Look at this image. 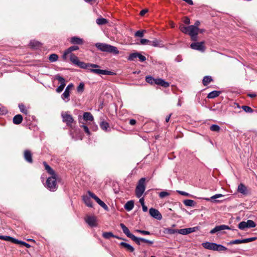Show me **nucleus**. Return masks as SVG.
I'll use <instances>...</instances> for the list:
<instances>
[{
  "instance_id": "42",
  "label": "nucleus",
  "mask_w": 257,
  "mask_h": 257,
  "mask_svg": "<svg viewBox=\"0 0 257 257\" xmlns=\"http://www.w3.org/2000/svg\"><path fill=\"white\" fill-rule=\"evenodd\" d=\"M241 108L246 112L252 113L253 110L249 106L243 105L241 106Z\"/></svg>"
},
{
  "instance_id": "16",
  "label": "nucleus",
  "mask_w": 257,
  "mask_h": 257,
  "mask_svg": "<svg viewBox=\"0 0 257 257\" xmlns=\"http://www.w3.org/2000/svg\"><path fill=\"white\" fill-rule=\"evenodd\" d=\"M24 157L25 160L29 163H33V159H32V154L29 150H25L24 151Z\"/></svg>"
},
{
  "instance_id": "56",
  "label": "nucleus",
  "mask_w": 257,
  "mask_h": 257,
  "mask_svg": "<svg viewBox=\"0 0 257 257\" xmlns=\"http://www.w3.org/2000/svg\"><path fill=\"white\" fill-rule=\"evenodd\" d=\"M19 108L20 109V111L25 113V114H27L28 113V110L27 109H26L25 106L23 104H20L19 105Z\"/></svg>"
},
{
  "instance_id": "1",
  "label": "nucleus",
  "mask_w": 257,
  "mask_h": 257,
  "mask_svg": "<svg viewBox=\"0 0 257 257\" xmlns=\"http://www.w3.org/2000/svg\"><path fill=\"white\" fill-rule=\"evenodd\" d=\"M96 47L101 51L118 54L119 51L116 47L105 43H97Z\"/></svg>"
},
{
  "instance_id": "58",
  "label": "nucleus",
  "mask_w": 257,
  "mask_h": 257,
  "mask_svg": "<svg viewBox=\"0 0 257 257\" xmlns=\"http://www.w3.org/2000/svg\"><path fill=\"white\" fill-rule=\"evenodd\" d=\"M170 194L167 191H162L159 193V197L161 198H163L165 197L169 196Z\"/></svg>"
},
{
  "instance_id": "11",
  "label": "nucleus",
  "mask_w": 257,
  "mask_h": 257,
  "mask_svg": "<svg viewBox=\"0 0 257 257\" xmlns=\"http://www.w3.org/2000/svg\"><path fill=\"white\" fill-rule=\"evenodd\" d=\"M230 229L228 226L226 225H220L215 226L213 229H211L210 231V234H214L223 230Z\"/></svg>"
},
{
  "instance_id": "12",
  "label": "nucleus",
  "mask_w": 257,
  "mask_h": 257,
  "mask_svg": "<svg viewBox=\"0 0 257 257\" xmlns=\"http://www.w3.org/2000/svg\"><path fill=\"white\" fill-rule=\"evenodd\" d=\"M198 229V227L197 226L194 227L180 229L179 230V233L183 235H186L196 231Z\"/></svg>"
},
{
  "instance_id": "35",
  "label": "nucleus",
  "mask_w": 257,
  "mask_h": 257,
  "mask_svg": "<svg viewBox=\"0 0 257 257\" xmlns=\"http://www.w3.org/2000/svg\"><path fill=\"white\" fill-rule=\"evenodd\" d=\"M156 79H155L152 76H146V81L147 82H148V83L151 84V85H153V84H156Z\"/></svg>"
},
{
  "instance_id": "36",
  "label": "nucleus",
  "mask_w": 257,
  "mask_h": 257,
  "mask_svg": "<svg viewBox=\"0 0 257 257\" xmlns=\"http://www.w3.org/2000/svg\"><path fill=\"white\" fill-rule=\"evenodd\" d=\"M139 54V52H135L131 53L128 57L127 60L129 61H134L135 59L138 58Z\"/></svg>"
},
{
  "instance_id": "54",
  "label": "nucleus",
  "mask_w": 257,
  "mask_h": 257,
  "mask_svg": "<svg viewBox=\"0 0 257 257\" xmlns=\"http://www.w3.org/2000/svg\"><path fill=\"white\" fill-rule=\"evenodd\" d=\"M97 203L105 210H108V207H107V206L105 204L104 202L101 201L100 199L99 200V201H97Z\"/></svg>"
},
{
  "instance_id": "44",
  "label": "nucleus",
  "mask_w": 257,
  "mask_h": 257,
  "mask_svg": "<svg viewBox=\"0 0 257 257\" xmlns=\"http://www.w3.org/2000/svg\"><path fill=\"white\" fill-rule=\"evenodd\" d=\"M179 28H180V30H181V31L182 32H183L184 34H188V30H189V26L188 27H186V26H184L183 25H181L180 26Z\"/></svg>"
},
{
  "instance_id": "50",
  "label": "nucleus",
  "mask_w": 257,
  "mask_h": 257,
  "mask_svg": "<svg viewBox=\"0 0 257 257\" xmlns=\"http://www.w3.org/2000/svg\"><path fill=\"white\" fill-rule=\"evenodd\" d=\"M97 203L105 210H108V207H107V206L105 204L104 202L101 201L100 199L99 200V201H97Z\"/></svg>"
},
{
  "instance_id": "40",
  "label": "nucleus",
  "mask_w": 257,
  "mask_h": 257,
  "mask_svg": "<svg viewBox=\"0 0 257 257\" xmlns=\"http://www.w3.org/2000/svg\"><path fill=\"white\" fill-rule=\"evenodd\" d=\"M70 60L74 63L76 65L78 63L79 60H78V57L73 54H71L70 55Z\"/></svg>"
},
{
  "instance_id": "31",
  "label": "nucleus",
  "mask_w": 257,
  "mask_h": 257,
  "mask_svg": "<svg viewBox=\"0 0 257 257\" xmlns=\"http://www.w3.org/2000/svg\"><path fill=\"white\" fill-rule=\"evenodd\" d=\"M71 42L75 44H83V41L80 38L74 37L71 38Z\"/></svg>"
},
{
  "instance_id": "26",
  "label": "nucleus",
  "mask_w": 257,
  "mask_h": 257,
  "mask_svg": "<svg viewBox=\"0 0 257 257\" xmlns=\"http://www.w3.org/2000/svg\"><path fill=\"white\" fill-rule=\"evenodd\" d=\"M100 127L102 130L107 132L109 129V124L105 121H102L100 123Z\"/></svg>"
},
{
  "instance_id": "8",
  "label": "nucleus",
  "mask_w": 257,
  "mask_h": 257,
  "mask_svg": "<svg viewBox=\"0 0 257 257\" xmlns=\"http://www.w3.org/2000/svg\"><path fill=\"white\" fill-rule=\"evenodd\" d=\"M73 86L74 85L72 83L68 84L65 88L64 92L61 95V98L65 102H67L69 101L70 91Z\"/></svg>"
},
{
  "instance_id": "17",
  "label": "nucleus",
  "mask_w": 257,
  "mask_h": 257,
  "mask_svg": "<svg viewBox=\"0 0 257 257\" xmlns=\"http://www.w3.org/2000/svg\"><path fill=\"white\" fill-rule=\"evenodd\" d=\"M224 195L221 194H216L210 198H205L204 199L208 201H211L213 203H217L219 202L220 201L218 200H216L217 198L223 197Z\"/></svg>"
},
{
  "instance_id": "51",
  "label": "nucleus",
  "mask_w": 257,
  "mask_h": 257,
  "mask_svg": "<svg viewBox=\"0 0 257 257\" xmlns=\"http://www.w3.org/2000/svg\"><path fill=\"white\" fill-rule=\"evenodd\" d=\"M97 203L105 210H108V207H107V206L105 204L104 202L101 201L100 199L99 200V201H97Z\"/></svg>"
},
{
  "instance_id": "15",
  "label": "nucleus",
  "mask_w": 257,
  "mask_h": 257,
  "mask_svg": "<svg viewBox=\"0 0 257 257\" xmlns=\"http://www.w3.org/2000/svg\"><path fill=\"white\" fill-rule=\"evenodd\" d=\"M237 191L243 195H247L249 193L247 187L242 183L238 186Z\"/></svg>"
},
{
  "instance_id": "62",
  "label": "nucleus",
  "mask_w": 257,
  "mask_h": 257,
  "mask_svg": "<svg viewBox=\"0 0 257 257\" xmlns=\"http://www.w3.org/2000/svg\"><path fill=\"white\" fill-rule=\"evenodd\" d=\"M65 86H64L63 84H60V86H59L56 89V91L57 93H60L64 89Z\"/></svg>"
},
{
  "instance_id": "46",
  "label": "nucleus",
  "mask_w": 257,
  "mask_h": 257,
  "mask_svg": "<svg viewBox=\"0 0 257 257\" xmlns=\"http://www.w3.org/2000/svg\"><path fill=\"white\" fill-rule=\"evenodd\" d=\"M243 243L242 239H235V240H232L230 241V242L227 243L228 245H231L234 244H240Z\"/></svg>"
},
{
  "instance_id": "49",
  "label": "nucleus",
  "mask_w": 257,
  "mask_h": 257,
  "mask_svg": "<svg viewBox=\"0 0 257 257\" xmlns=\"http://www.w3.org/2000/svg\"><path fill=\"white\" fill-rule=\"evenodd\" d=\"M131 238L138 245L141 244V242H142L141 238L137 237L134 235H133Z\"/></svg>"
},
{
  "instance_id": "57",
  "label": "nucleus",
  "mask_w": 257,
  "mask_h": 257,
  "mask_svg": "<svg viewBox=\"0 0 257 257\" xmlns=\"http://www.w3.org/2000/svg\"><path fill=\"white\" fill-rule=\"evenodd\" d=\"M88 194L89 196L91 198H93L96 201V202L98 201L99 200H100V199L97 196H96L93 193L90 191H88Z\"/></svg>"
},
{
  "instance_id": "28",
  "label": "nucleus",
  "mask_w": 257,
  "mask_h": 257,
  "mask_svg": "<svg viewBox=\"0 0 257 257\" xmlns=\"http://www.w3.org/2000/svg\"><path fill=\"white\" fill-rule=\"evenodd\" d=\"M54 79L58 80L61 84H63L66 86V80L63 77L61 76L59 74H57L54 76Z\"/></svg>"
},
{
  "instance_id": "3",
  "label": "nucleus",
  "mask_w": 257,
  "mask_h": 257,
  "mask_svg": "<svg viewBox=\"0 0 257 257\" xmlns=\"http://www.w3.org/2000/svg\"><path fill=\"white\" fill-rule=\"evenodd\" d=\"M145 178H141L139 181L135 191L136 195L138 198H140L145 190Z\"/></svg>"
},
{
  "instance_id": "14",
  "label": "nucleus",
  "mask_w": 257,
  "mask_h": 257,
  "mask_svg": "<svg viewBox=\"0 0 257 257\" xmlns=\"http://www.w3.org/2000/svg\"><path fill=\"white\" fill-rule=\"evenodd\" d=\"M77 65L81 68L86 69L89 70L91 67H98V65L97 64H91V63H86L83 62L79 61Z\"/></svg>"
},
{
  "instance_id": "59",
  "label": "nucleus",
  "mask_w": 257,
  "mask_h": 257,
  "mask_svg": "<svg viewBox=\"0 0 257 257\" xmlns=\"http://www.w3.org/2000/svg\"><path fill=\"white\" fill-rule=\"evenodd\" d=\"M159 42L157 39H155L153 41H150L149 45L153 46L154 47H157L158 46Z\"/></svg>"
},
{
  "instance_id": "6",
  "label": "nucleus",
  "mask_w": 257,
  "mask_h": 257,
  "mask_svg": "<svg viewBox=\"0 0 257 257\" xmlns=\"http://www.w3.org/2000/svg\"><path fill=\"white\" fill-rule=\"evenodd\" d=\"M199 32V28L196 26L191 25L189 26L188 34L190 36L192 41H196L197 40V35Z\"/></svg>"
},
{
  "instance_id": "23",
  "label": "nucleus",
  "mask_w": 257,
  "mask_h": 257,
  "mask_svg": "<svg viewBox=\"0 0 257 257\" xmlns=\"http://www.w3.org/2000/svg\"><path fill=\"white\" fill-rule=\"evenodd\" d=\"M43 164L44 165L45 170L47 171V172L49 174H50L52 176L56 175L55 171L49 165L47 164V163L46 162H44Z\"/></svg>"
},
{
  "instance_id": "25",
  "label": "nucleus",
  "mask_w": 257,
  "mask_h": 257,
  "mask_svg": "<svg viewBox=\"0 0 257 257\" xmlns=\"http://www.w3.org/2000/svg\"><path fill=\"white\" fill-rule=\"evenodd\" d=\"M23 120V117L21 114H17L13 118V123L15 124H20Z\"/></svg>"
},
{
  "instance_id": "19",
  "label": "nucleus",
  "mask_w": 257,
  "mask_h": 257,
  "mask_svg": "<svg viewBox=\"0 0 257 257\" xmlns=\"http://www.w3.org/2000/svg\"><path fill=\"white\" fill-rule=\"evenodd\" d=\"M156 84L160 85L163 87L167 88L169 86L170 84L169 82L165 81L161 78H156Z\"/></svg>"
},
{
  "instance_id": "41",
  "label": "nucleus",
  "mask_w": 257,
  "mask_h": 257,
  "mask_svg": "<svg viewBox=\"0 0 257 257\" xmlns=\"http://www.w3.org/2000/svg\"><path fill=\"white\" fill-rule=\"evenodd\" d=\"M107 23V20L104 18H98L96 20V23L99 25H104Z\"/></svg>"
},
{
  "instance_id": "39",
  "label": "nucleus",
  "mask_w": 257,
  "mask_h": 257,
  "mask_svg": "<svg viewBox=\"0 0 257 257\" xmlns=\"http://www.w3.org/2000/svg\"><path fill=\"white\" fill-rule=\"evenodd\" d=\"M210 130L212 132H218L220 130V127L217 124H212L210 126Z\"/></svg>"
},
{
  "instance_id": "48",
  "label": "nucleus",
  "mask_w": 257,
  "mask_h": 257,
  "mask_svg": "<svg viewBox=\"0 0 257 257\" xmlns=\"http://www.w3.org/2000/svg\"><path fill=\"white\" fill-rule=\"evenodd\" d=\"M146 32L145 30L142 31H138L135 34V36L136 37H140L142 38L144 36V33Z\"/></svg>"
},
{
  "instance_id": "60",
  "label": "nucleus",
  "mask_w": 257,
  "mask_h": 257,
  "mask_svg": "<svg viewBox=\"0 0 257 257\" xmlns=\"http://www.w3.org/2000/svg\"><path fill=\"white\" fill-rule=\"evenodd\" d=\"M256 239V237H250L248 238L242 239L243 243H247L254 241Z\"/></svg>"
},
{
  "instance_id": "38",
  "label": "nucleus",
  "mask_w": 257,
  "mask_h": 257,
  "mask_svg": "<svg viewBox=\"0 0 257 257\" xmlns=\"http://www.w3.org/2000/svg\"><path fill=\"white\" fill-rule=\"evenodd\" d=\"M83 200L87 206H88V207H92V203L91 202V200L88 197H87V196L84 197Z\"/></svg>"
},
{
  "instance_id": "9",
  "label": "nucleus",
  "mask_w": 257,
  "mask_h": 257,
  "mask_svg": "<svg viewBox=\"0 0 257 257\" xmlns=\"http://www.w3.org/2000/svg\"><path fill=\"white\" fill-rule=\"evenodd\" d=\"M190 47L193 50L199 51L201 52H204L205 50L204 42L192 43L190 45Z\"/></svg>"
},
{
  "instance_id": "33",
  "label": "nucleus",
  "mask_w": 257,
  "mask_h": 257,
  "mask_svg": "<svg viewBox=\"0 0 257 257\" xmlns=\"http://www.w3.org/2000/svg\"><path fill=\"white\" fill-rule=\"evenodd\" d=\"M220 93V91H212L211 92H210L208 95L207 97L208 98H214L217 96H218Z\"/></svg>"
},
{
  "instance_id": "63",
  "label": "nucleus",
  "mask_w": 257,
  "mask_h": 257,
  "mask_svg": "<svg viewBox=\"0 0 257 257\" xmlns=\"http://www.w3.org/2000/svg\"><path fill=\"white\" fill-rule=\"evenodd\" d=\"M150 40L146 39H142L140 43L142 45H149Z\"/></svg>"
},
{
  "instance_id": "13",
  "label": "nucleus",
  "mask_w": 257,
  "mask_h": 257,
  "mask_svg": "<svg viewBox=\"0 0 257 257\" xmlns=\"http://www.w3.org/2000/svg\"><path fill=\"white\" fill-rule=\"evenodd\" d=\"M85 221L91 227L97 226L96 218L94 216H88L85 218Z\"/></svg>"
},
{
  "instance_id": "55",
  "label": "nucleus",
  "mask_w": 257,
  "mask_h": 257,
  "mask_svg": "<svg viewBox=\"0 0 257 257\" xmlns=\"http://www.w3.org/2000/svg\"><path fill=\"white\" fill-rule=\"evenodd\" d=\"M97 203L105 210H108V207H107V206L105 204L104 202L101 201L100 199L99 200V201H97Z\"/></svg>"
},
{
  "instance_id": "24",
  "label": "nucleus",
  "mask_w": 257,
  "mask_h": 257,
  "mask_svg": "<svg viewBox=\"0 0 257 257\" xmlns=\"http://www.w3.org/2000/svg\"><path fill=\"white\" fill-rule=\"evenodd\" d=\"M179 229H172V228H165L164 229L163 232L165 234H175L176 233H179Z\"/></svg>"
},
{
  "instance_id": "5",
  "label": "nucleus",
  "mask_w": 257,
  "mask_h": 257,
  "mask_svg": "<svg viewBox=\"0 0 257 257\" xmlns=\"http://www.w3.org/2000/svg\"><path fill=\"white\" fill-rule=\"evenodd\" d=\"M61 116L63 122L66 123L68 126H71L74 120L71 115L68 112H62Z\"/></svg>"
},
{
  "instance_id": "52",
  "label": "nucleus",
  "mask_w": 257,
  "mask_h": 257,
  "mask_svg": "<svg viewBox=\"0 0 257 257\" xmlns=\"http://www.w3.org/2000/svg\"><path fill=\"white\" fill-rule=\"evenodd\" d=\"M97 203L105 210H108V207H107V206L105 204L104 202L101 201L100 199L99 200V201H97Z\"/></svg>"
},
{
  "instance_id": "7",
  "label": "nucleus",
  "mask_w": 257,
  "mask_h": 257,
  "mask_svg": "<svg viewBox=\"0 0 257 257\" xmlns=\"http://www.w3.org/2000/svg\"><path fill=\"white\" fill-rule=\"evenodd\" d=\"M256 226L255 223L251 220H247L246 221H241L238 225V227L241 230H245L246 228H253Z\"/></svg>"
},
{
  "instance_id": "61",
  "label": "nucleus",
  "mask_w": 257,
  "mask_h": 257,
  "mask_svg": "<svg viewBox=\"0 0 257 257\" xmlns=\"http://www.w3.org/2000/svg\"><path fill=\"white\" fill-rule=\"evenodd\" d=\"M0 239L11 242V240L12 239V237L9 236L0 235Z\"/></svg>"
},
{
  "instance_id": "20",
  "label": "nucleus",
  "mask_w": 257,
  "mask_h": 257,
  "mask_svg": "<svg viewBox=\"0 0 257 257\" xmlns=\"http://www.w3.org/2000/svg\"><path fill=\"white\" fill-rule=\"evenodd\" d=\"M120 226L123 231V232L127 236V237L131 238L134 234L130 232L128 228L123 223H120Z\"/></svg>"
},
{
  "instance_id": "34",
  "label": "nucleus",
  "mask_w": 257,
  "mask_h": 257,
  "mask_svg": "<svg viewBox=\"0 0 257 257\" xmlns=\"http://www.w3.org/2000/svg\"><path fill=\"white\" fill-rule=\"evenodd\" d=\"M227 250V248L226 247L224 246L223 245L215 243L214 250L221 251H225Z\"/></svg>"
},
{
  "instance_id": "10",
  "label": "nucleus",
  "mask_w": 257,
  "mask_h": 257,
  "mask_svg": "<svg viewBox=\"0 0 257 257\" xmlns=\"http://www.w3.org/2000/svg\"><path fill=\"white\" fill-rule=\"evenodd\" d=\"M149 214L152 217L157 220H160L162 218V214L157 209L155 208H151L149 209Z\"/></svg>"
},
{
  "instance_id": "27",
  "label": "nucleus",
  "mask_w": 257,
  "mask_h": 257,
  "mask_svg": "<svg viewBox=\"0 0 257 257\" xmlns=\"http://www.w3.org/2000/svg\"><path fill=\"white\" fill-rule=\"evenodd\" d=\"M134 207V202L133 201L131 200L127 201L124 205V208L127 211L132 210Z\"/></svg>"
},
{
  "instance_id": "21",
  "label": "nucleus",
  "mask_w": 257,
  "mask_h": 257,
  "mask_svg": "<svg viewBox=\"0 0 257 257\" xmlns=\"http://www.w3.org/2000/svg\"><path fill=\"white\" fill-rule=\"evenodd\" d=\"M202 245L206 249L214 250L215 243L206 242L203 243Z\"/></svg>"
},
{
  "instance_id": "4",
  "label": "nucleus",
  "mask_w": 257,
  "mask_h": 257,
  "mask_svg": "<svg viewBox=\"0 0 257 257\" xmlns=\"http://www.w3.org/2000/svg\"><path fill=\"white\" fill-rule=\"evenodd\" d=\"M100 66L98 65V67H91L89 68V71L97 75H114L116 74L115 72L105 70H101L100 69Z\"/></svg>"
},
{
  "instance_id": "29",
  "label": "nucleus",
  "mask_w": 257,
  "mask_h": 257,
  "mask_svg": "<svg viewBox=\"0 0 257 257\" xmlns=\"http://www.w3.org/2000/svg\"><path fill=\"white\" fill-rule=\"evenodd\" d=\"M120 245L123 246V247L125 248L127 250L130 251V252H133L135 250L133 246H132V245L127 243L121 242L120 243Z\"/></svg>"
},
{
  "instance_id": "18",
  "label": "nucleus",
  "mask_w": 257,
  "mask_h": 257,
  "mask_svg": "<svg viewBox=\"0 0 257 257\" xmlns=\"http://www.w3.org/2000/svg\"><path fill=\"white\" fill-rule=\"evenodd\" d=\"M79 49V47L77 46H72L67 49L64 53L63 57L64 59L67 58V56L68 54H71L72 51H76Z\"/></svg>"
},
{
  "instance_id": "64",
  "label": "nucleus",
  "mask_w": 257,
  "mask_h": 257,
  "mask_svg": "<svg viewBox=\"0 0 257 257\" xmlns=\"http://www.w3.org/2000/svg\"><path fill=\"white\" fill-rule=\"evenodd\" d=\"M138 58H139L140 61L141 62H144L146 60V57L142 55L140 53H139V54L138 56Z\"/></svg>"
},
{
  "instance_id": "32",
  "label": "nucleus",
  "mask_w": 257,
  "mask_h": 257,
  "mask_svg": "<svg viewBox=\"0 0 257 257\" xmlns=\"http://www.w3.org/2000/svg\"><path fill=\"white\" fill-rule=\"evenodd\" d=\"M212 78L210 76H205L202 80L203 84L204 86H207L210 82L212 81Z\"/></svg>"
},
{
  "instance_id": "37",
  "label": "nucleus",
  "mask_w": 257,
  "mask_h": 257,
  "mask_svg": "<svg viewBox=\"0 0 257 257\" xmlns=\"http://www.w3.org/2000/svg\"><path fill=\"white\" fill-rule=\"evenodd\" d=\"M183 203L187 206H193L194 205V201L190 199L184 200Z\"/></svg>"
},
{
  "instance_id": "53",
  "label": "nucleus",
  "mask_w": 257,
  "mask_h": 257,
  "mask_svg": "<svg viewBox=\"0 0 257 257\" xmlns=\"http://www.w3.org/2000/svg\"><path fill=\"white\" fill-rule=\"evenodd\" d=\"M97 203L105 210H108V207H107V206L105 204L104 202L101 201L100 199L99 200V201H97Z\"/></svg>"
},
{
  "instance_id": "43",
  "label": "nucleus",
  "mask_w": 257,
  "mask_h": 257,
  "mask_svg": "<svg viewBox=\"0 0 257 257\" xmlns=\"http://www.w3.org/2000/svg\"><path fill=\"white\" fill-rule=\"evenodd\" d=\"M58 59V56L56 54H52L49 56V60L52 62L56 61Z\"/></svg>"
},
{
  "instance_id": "2",
  "label": "nucleus",
  "mask_w": 257,
  "mask_h": 257,
  "mask_svg": "<svg viewBox=\"0 0 257 257\" xmlns=\"http://www.w3.org/2000/svg\"><path fill=\"white\" fill-rule=\"evenodd\" d=\"M56 180V175L49 177L46 181V187L51 191H55L58 188Z\"/></svg>"
},
{
  "instance_id": "30",
  "label": "nucleus",
  "mask_w": 257,
  "mask_h": 257,
  "mask_svg": "<svg viewBox=\"0 0 257 257\" xmlns=\"http://www.w3.org/2000/svg\"><path fill=\"white\" fill-rule=\"evenodd\" d=\"M83 119L86 121H92L93 116L91 113L86 112L83 113Z\"/></svg>"
},
{
  "instance_id": "47",
  "label": "nucleus",
  "mask_w": 257,
  "mask_h": 257,
  "mask_svg": "<svg viewBox=\"0 0 257 257\" xmlns=\"http://www.w3.org/2000/svg\"><path fill=\"white\" fill-rule=\"evenodd\" d=\"M84 89V84L83 82L80 83L79 85L77 88V91L78 92L82 93L83 92Z\"/></svg>"
},
{
  "instance_id": "22",
  "label": "nucleus",
  "mask_w": 257,
  "mask_h": 257,
  "mask_svg": "<svg viewBox=\"0 0 257 257\" xmlns=\"http://www.w3.org/2000/svg\"><path fill=\"white\" fill-rule=\"evenodd\" d=\"M102 236L104 238H106V239H109V238H110L111 237H113L116 238L117 239H123L121 237H119L118 236H115V235H113V234L112 232H103V234H102Z\"/></svg>"
},
{
  "instance_id": "45",
  "label": "nucleus",
  "mask_w": 257,
  "mask_h": 257,
  "mask_svg": "<svg viewBox=\"0 0 257 257\" xmlns=\"http://www.w3.org/2000/svg\"><path fill=\"white\" fill-rule=\"evenodd\" d=\"M30 45L33 48H37L40 46L41 44L38 41H33L30 42Z\"/></svg>"
}]
</instances>
